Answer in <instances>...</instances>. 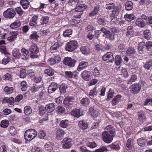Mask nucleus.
<instances>
[{"instance_id":"nucleus-13","label":"nucleus","mask_w":152,"mask_h":152,"mask_svg":"<svg viewBox=\"0 0 152 152\" xmlns=\"http://www.w3.org/2000/svg\"><path fill=\"white\" fill-rule=\"evenodd\" d=\"M44 89V87L42 85H34L32 86L31 88V91L34 93L39 91H41Z\"/></svg>"},{"instance_id":"nucleus-22","label":"nucleus","mask_w":152,"mask_h":152,"mask_svg":"<svg viewBox=\"0 0 152 152\" xmlns=\"http://www.w3.org/2000/svg\"><path fill=\"white\" fill-rule=\"evenodd\" d=\"M146 139L145 137H141L137 140L138 144L141 147L144 146L146 144Z\"/></svg>"},{"instance_id":"nucleus-38","label":"nucleus","mask_w":152,"mask_h":152,"mask_svg":"<svg viewBox=\"0 0 152 152\" xmlns=\"http://www.w3.org/2000/svg\"><path fill=\"white\" fill-rule=\"evenodd\" d=\"M152 67V60L150 59V60L143 65V67L147 70H149L150 68Z\"/></svg>"},{"instance_id":"nucleus-33","label":"nucleus","mask_w":152,"mask_h":152,"mask_svg":"<svg viewBox=\"0 0 152 152\" xmlns=\"http://www.w3.org/2000/svg\"><path fill=\"white\" fill-rule=\"evenodd\" d=\"M39 114L41 116L44 115L46 110L45 107L42 105H39L38 107Z\"/></svg>"},{"instance_id":"nucleus-35","label":"nucleus","mask_w":152,"mask_h":152,"mask_svg":"<svg viewBox=\"0 0 152 152\" xmlns=\"http://www.w3.org/2000/svg\"><path fill=\"white\" fill-rule=\"evenodd\" d=\"M149 105H152V99H146L143 104V105L144 106V107L148 110H149V109L146 106Z\"/></svg>"},{"instance_id":"nucleus-1","label":"nucleus","mask_w":152,"mask_h":152,"mask_svg":"<svg viewBox=\"0 0 152 152\" xmlns=\"http://www.w3.org/2000/svg\"><path fill=\"white\" fill-rule=\"evenodd\" d=\"M105 129L107 131H105L102 133V137L103 141L107 143L111 142L113 140L115 129L112 126L109 125L106 126Z\"/></svg>"},{"instance_id":"nucleus-40","label":"nucleus","mask_w":152,"mask_h":152,"mask_svg":"<svg viewBox=\"0 0 152 152\" xmlns=\"http://www.w3.org/2000/svg\"><path fill=\"white\" fill-rule=\"evenodd\" d=\"M106 36L107 38L111 41H112L115 39V33L113 32H111L110 31Z\"/></svg>"},{"instance_id":"nucleus-5","label":"nucleus","mask_w":152,"mask_h":152,"mask_svg":"<svg viewBox=\"0 0 152 152\" xmlns=\"http://www.w3.org/2000/svg\"><path fill=\"white\" fill-rule=\"evenodd\" d=\"M141 86L140 83H136L132 85L130 91L132 94H137L140 91Z\"/></svg>"},{"instance_id":"nucleus-41","label":"nucleus","mask_w":152,"mask_h":152,"mask_svg":"<svg viewBox=\"0 0 152 152\" xmlns=\"http://www.w3.org/2000/svg\"><path fill=\"white\" fill-rule=\"evenodd\" d=\"M69 124L68 120H64L60 121L59 125L62 128H66L67 127Z\"/></svg>"},{"instance_id":"nucleus-12","label":"nucleus","mask_w":152,"mask_h":152,"mask_svg":"<svg viewBox=\"0 0 152 152\" xmlns=\"http://www.w3.org/2000/svg\"><path fill=\"white\" fill-rule=\"evenodd\" d=\"M94 38L96 39H98L101 41L104 39V34L101 33L99 30H96L94 31Z\"/></svg>"},{"instance_id":"nucleus-19","label":"nucleus","mask_w":152,"mask_h":152,"mask_svg":"<svg viewBox=\"0 0 152 152\" xmlns=\"http://www.w3.org/2000/svg\"><path fill=\"white\" fill-rule=\"evenodd\" d=\"M90 101L88 98H84L80 101V103L83 106L88 107L90 103Z\"/></svg>"},{"instance_id":"nucleus-10","label":"nucleus","mask_w":152,"mask_h":152,"mask_svg":"<svg viewBox=\"0 0 152 152\" xmlns=\"http://www.w3.org/2000/svg\"><path fill=\"white\" fill-rule=\"evenodd\" d=\"M11 11L12 10H6L3 13L4 16L6 18H12L15 15V12L14 11Z\"/></svg>"},{"instance_id":"nucleus-44","label":"nucleus","mask_w":152,"mask_h":152,"mask_svg":"<svg viewBox=\"0 0 152 152\" xmlns=\"http://www.w3.org/2000/svg\"><path fill=\"white\" fill-rule=\"evenodd\" d=\"M4 90L5 92L7 93V94H10L13 92L14 88L12 87H8V86H6L4 87Z\"/></svg>"},{"instance_id":"nucleus-43","label":"nucleus","mask_w":152,"mask_h":152,"mask_svg":"<svg viewBox=\"0 0 152 152\" xmlns=\"http://www.w3.org/2000/svg\"><path fill=\"white\" fill-rule=\"evenodd\" d=\"M145 46L147 50L152 53V42L148 41L145 43Z\"/></svg>"},{"instance_id":"nucleus-21","label":"nucleus","mask_w":152,"mask_h":152,"mask_svg":"<svg viewBox=\"0 0 152 152\" xmlns=\"http://www.w3.org/2000/svg\"><path fill=\"white\" fill-rule=\"evenodd\" d=\"M21 25V22L19 20H16L10 25V27L12 29H15L20 27Z\"/></svg>"},{"instance_id":"nucleus-24","label":"nucleus","mask_w":152,"mask_h":152,"mask_svg":"<svg viewBox=\"0 0 152 152\" xmlns=\"http://www.w3.org/2000/svg\"><path fill=\"white\" fill-rule=\"evenodd\" d=\"M136 51L135 48L133 47L129 48L126 51V54L128 56H132L135 54Z\"/></svg>"},{"instance_id":"nucleus-49","label":"nucleus","mask_w":152,"mask_h":152,"mask_svg":"<svg viewBox=\"0 0 152 152\" xmlns=\"http://www.w3.org/2000/svg\"><path fill=\"white\" fill-rule=\"evenodd\" d=\"M9 124V122L7 120H4L1 121L0 126L1 127L6 128L8 126Z\"/></svg>"},{"instance_id":"nucleus-26","label":"nucleus","mask_w":152,"mask_h":152,"mask_svg":"<svg viewBox=\"0 0 152 152\" xmlns=\"http://www.w3.org/2000/svg\"><path fill=\"white\" fill-rule=\"evenodd\" d=\"M135 24L137 26L141 28L144 27L145 25V22L140 18H139L136 20Z\"/></svg>"},{"instance_id":"nucleus-34","label":"nucleus","mask_w":152,"mask_h":152,"mask_svg":"<svg viewBox=\"0 0 152 152\" xmlns=\"http://www.w3.org/2000/svg\"><path fill=\"white\" fill-rule=\"evenodd\" d=\"M20 2L23 8L24 9H27L29 6L28 0H21Z\"/></svg>"},{"instance_id":"nucleus-28","label":"nucleus","mask_w":152,"mask_h":152,"mask_svg":"<svg viewBox=\"0 0 152 152\" xmlns=\"http://www.w3.org/2000/svg\"><path fill=\"white\" fill-rule=\"evenodd\" d=\"M138 118L140 121L143 122L146 120V118L145 113L142 110H140L138 112Z\"/></svg>"},{"instance_id":"nucleus-61","label":"nucleus","mask_w":152,"mask_h":152,"mask_svg":"<svg viewBox=\"0 0 152 152\" xmlns=\"http://www.w3.org/2000/svg\"><path fill=\"white\" fill-rule=\"evenodd\" d=\"M38 136L39 138L43 139L46 136V134L43 130H41L39 132Z\"/></svg>"},{"instance_id":"nucleus-32","label":"nucleus","mask_w":152,"mask_h":152,"mask_svg":"<svg viewBox=\"0 0 152 152\" xmlns=\"http://www.w3.org/2000/svg\"><path fill=\"white\" fill-rule=\"evenodd\" d=\"M38 18V16L37 15H34L32 17L31 20H30L29 24L31 26H34L36 24H38L39 23H37V21Z\"/></svg>"},{"instance_id":"nucleus-2","label":"nucleus","mask_w":152,"mask_h":152,"mask_svg":"<svg viewBox=\"0 0 152 152\" xmlns=\"http://www.w3.org/2000/svg\"><path fill=\"white\" fill-rule=\"evenodd\" d=\"M77 47V42L75 40H72L66 44L65 49L67 51L72 52L76 49Z\"/></svg>"},{"instance_id":"nucleus-46","label":"nucleus","mask_w":152,"mask_h":152,"mask_svg":"<svg viewBox=\"0 0 152 152\" xmlns=\"http://www.w3.org/2000/svg\"><path fill=\"white\" fill-rule=\"evenodd\" d=\"M122 62L121 57L119 55H116L115 58V64L117 65H120Z\"/></svg>"},{"instance_id":"nucleus-31","label":"nucleus","mask_w":152,"mask_h":152,"mask_svg":"<svg viewBox=\"0 0 152 152\" xmlns=\"http://www.w3.org/2000/svg\"><path fill=\"white\" fill-rule=\"evenodd\" d=\"M114 94V92L110 88L107 92V98L106 99V100L107 101H109L113 98Z\"/></svg>"},{"instance_id":"nucleus-4","label":"nucleus","mask_w":152,"mask_h":152,"mask_svg":"<svg viewBox=\"0 0 152 152\" xmlns=\"http://www.w3.org/2000/svg\"><path fill=\"white\" fill-rule=\"evenodd\" d=\"M77 61V60L69 57H65L64 60V64L68 66L69 67H73L75 66Z\"/></svg>"},{"instance_id":"nucleus-23","label":"nucleus","mask_w":152,"mask_h":152,"mask_svg":"<svg viewBox=\"0 0 152 152\" xmlns=\"http://www.w3.org/2000/svg\"><path fill=\"white\" fill-rule=\"evenodd\" d=\"M81 52L83 54L85 55H88L90 53V49L87 46H83L80 49Z\"/></svg>"},{"instance_id":"nucleus-53","label":"nucleus","mask_w":152,"mask_h":152,"mask_svg":"<svg viewBox=\"0 0 152 152\" xmlns=\"http://www.w3.org/2000/svg\"><path fill=\"white\" fill-rule=\"evenodd\" d=\"M39 36L37 35V32H33V33L31 34L30 36V39H33L34 40L37 39Z\"/></svg>"},{"instance_id":"nucleus-16","label":"nucleus","mask_w":152,"mask_h":152,"mask_svg":"<svg viewBox=\"0 0 152 152\" xmlns=\"http://www.w3.org/2000/svg\"><path fill=\"white\" fill-rule=\"evenodd\" d=\"M122 96L121 95L118 94L114 97L112 101V104L113 106L117 105L118 103L121 100Z\"/></svg>"},{"instance_id":"nucleus-47","label":"nucleus","mask_w":152,"mask_h":152,"mask_svg":"<svg viewBox=\"0 0 152 152\" xmlns=\"http://www.w3.org/2000/svg\"><path fill=\"white\" fill-rule=\"evenodd\" d=\"M60 45L58 43H56L53 45H52L50 48V50L52 53L55 52V51L59 47Z\"/></svg>"},{"instance_id":"nucleus-52","label":"nucleus","mask_w":152,"mask_h":152,"mask_svg":"<svg viewBox=\"0 0 152 152\" xmlns=\"http://www.w3.org/2000/svg\"><path fill=\"white\" fill-rule=\"evenodd\" d=\"M145 46V42H140L138 45V50L139 51H143L144 46Z\"/></svg>"},{"instance_id":"nucleus-50","label":"nucleus","mask_w":152,"mask_h":152,"mask_svg":"<svg viewBox=\"0 0 152 152\" xmlns=\"http://www.w3.org/2000/svg\"><path fill=\"white\" fill-rule=\"evenodd\" d=\"M26 70L24 68H21L20 70V78H23L26 77L27 73H26Z\"/></svg>"},{"instance_id":"nucleus-3","label":"nucleus","mask_w":152,"mask_h":152,"mask_svg":"<svg viewBox=\"0 0 152 152\" xmlns=\"http://www.w3.org/2000/svg\"><path fill=\"white\" fill-rule=\"evenodd\" d=\"M29 51L31 52L30 56L32 58H36L38 57L37 54L39 52L38 47L36 44L31 45L29 48Z\"/></svg>"},{"instance_id":"nucleus-14","label":"nucleus","mask_w":152,"mask_h":152,"mask_svg":"<svg viewBox=\"0 0 152 152\" xmlns=\"http://www.w3.org/2000/svg\"><path fill=\"white\" fill-rule=\"evenodd\" d=\"M46 111L48 113H51L54 111L55 109V106L54 103H50L47 104L45 106Z\"/></svg>"},{"instance_id":"nucleus-45","label":"nucleus","mask_w":152,"mask_h":152,"mask_svg":"<svg viewBox=\"0 0 152 152\" xmlns=\"http://www.w3.org/2000/svg\"><path fill=\"white\" fill-rule=\"evenodd\" d=\"M24 112L26 115H28L32 112V109L29 106H26L24 108Z\"/></svg>"},{"instance_id":"nucleus-11","label":"nucleus","mask_w":152,"mask_h":152,"mask_svg":"<svg viewBox=\"0 0 152 152\" xmlns=\"http://www.w3.org/2000/svg\"><path fill=\"white\" fill-rule=\"evenodd\" d=\"M25 139L27 141H30L34 138V136H33L32 133L30 131L27 130L24 134Z\"/></svg>"},{"instance_id":"nucleus-58","label":"nucleus","mask_w":152,"mask_h":152,"mask_svg":"<svg viewBox=\"0 0 152 152\" xmlns=\"http://www.w3.org/2000/svg\"><path fill=\"white\" fill-rule=\"evenodd\" d=\"M137 79V76L135 75H132L130 79L128 81V84H131L132 83L135 81Z\"/></svg>"},{"instance_id":"nucleus-15","label":"nucleus","mask_w":152,"mask_h":152,"mask_svg":"<svg viewBox=\"0 0 152 152\" xmlns=\"http://www.w3.org/2000/svg\"><path fill=\"white\" fill-rule=\"evenodd\" d=\"M74 100V98L72 97L67 96L64 99V103L67 106H70L72 104Z\"/></svg>"},{"instance_id":"nucleus-30","label":"nucleus","mask_w":152,"mask_h":152,"mask_svg":"<svg viewBox=\"0 0 152 152\" xmlns=\"http://www.w3.org/2000/svg\"><path fill=\"white\" fill-rule=\"evenodd\" d=\"M79 126L80 128L83 129H86L88 127L87 124L83 120L79 121Z\"/></svg>"},{"instance_id":"nucleus-36","label":"nucleus","mask_w":152,"mask_h":152,"mask_svg":"<svg viewBox=\"0 0 152 152\" xmlns=\"http://www.w3.org/2000/svg\"><path fill=\"white\" fill-rule=\"evenodd\" d=\"M72 32L71 29H67L64 31L63 35L65 37H70L72 34Z\"/></svg>"},{"instance_id":"nucleus-56","label":"nucleus","mask_w":152,"mask_h":152,"mask_svg":"<svg viewBox=\"0 0 152 152\" xmlns=\"http://www.w3.org/2000/svg\"><path fill=\"white\" fill-rule=\"evenodd\" d=\"M10 60V58L8 56H5L4 58L3 59L2 61V63L4 65H6Z\"/></svg>"},{"instance_id":"nucleus-7","label":"nucleus","mask_w":152,"mask_h":152,"mask_svg":"<svg viewBox=\"0 0 152 152\" xmlns=\"http://www.w3.org/2000/svg\"><path fill=\"white\" fill-rule=\"evenodd\" d=\"M72 139L70 138H64L62 141V143H64L62 145L63 148H69L72 145Z\"/></svg>"},{"instance_id":"nucleus-20","label":"nucleus","mask_w":152,"mask_h":152,"mask_svg":"<svg viewBox=\"0 0 152 152\" xmlns=\"http://www.w3.org/2000/svg\"><path fill=\"white\" fill-rule=\"evenodd\" d=\"M64 134V131L62 129H58L56 132V137L57 139L61 140Z\"/></svg>"},{"instance_id":"nucleus-48","label":"nucleus","mask_w":152,"mask_h":152,"mask_svg":"<svg viewBox=\"0 0 152 152\" xmlns=\"http://www.w3.org/2000/svg\"><path fill=\"white\" fill-rule=\"evenodd\" d=\"M105 7V8L107 10H113L115 9L116 6L114 3H110L106 4Z\"/></svg>"},{"instance_id":"nucleus-62","label":"nucleus","mask_w":152,"mask_h":152,"mask_svg":"<svg viewBox=\"0 0 152 152\" xmlns=\"http://www.w3.org/2000/svg\"><path fill=\"white\" fill-rule=\"evenodd\" d=\"M9 131L12 135H15L16 133L15 129L14 126H12L9 129Z\"/></svg>"},{"instance_id":"nucleus-63","label":"nucleus","mask_w":152,"mask_h":152,"mask_svg":"<svg viewBox=\"0 0 152 152\" xmlns=\"http://www.w3.org/2000/svg\"><path fill=\"white\" fill-rule=\"evenodd\" d=\"M93 75L95 76H99L100 75V70L97 68L96 67L94 69Z\"/></svg>"},{"instance_id":"nucleus-29","label":"nucleus","mask_w":152,"mask_h":152,"mask_svg":"<svg viewBox=\"0 0 152 152\" xmlns=\"http://www.w3.org/2000/svg\"><path fill=\"white\" fill-rule=\"evenodd\" d=\"M72 115L77 117H79L82 115L80 113V109H75L71 111Z\"/></svg>"},{"instance_id":"nucleus-51","label":"nucleus","mask_w":152,"mask_h":152,"mask_svg":"<svg viewBox=\"0 0 152 152\" xmlns=\"http://www.w3.org/2000/svg\"><path fill=\"white\" fill-rule=\"evenodd\" d=\"M44 73L49 76H52L54 73V71L50 69H45L44 70Z\"/></svg>"},{"instance_id":"nucleus-17","label":"nucleus","mask_w":152,"mask_h":152,"mask_svg":"<svg viewBox=\"0 0 152 152\" xmlns=\"http://www.w3.org/2000/svg\"><path fill=\"white\" fill-rule=\"evenodd\" d=\"M88 63L87 61H83L80 63L79 67L77 68V70L78 71H80L82 69H85L88 66Z\"/></svg>"},{"instance_id":"nucleus-54","label":"nucleus","mask_w":152,"mask_h":152,"mask_svg":"<svg viewBox=\"0 0 152 152\" xmlns=\"http://www.w3.org/2000/svg\"><path fill=\"white\" fill-rule=\"evenodd\" d=\"M133 3L131 1H129L126 4V10H132Z\"/></svg>"},{"instance_id":"nucleus-6","label":"nucleus","mask_w":152,"mask_h":152,"mask_svg":"<svg viewBox=\"0 0 152 152\" xmlns=\"http://www.w3.org/2000/svg\"><path fill=\"white\" fill-rule=\"evenodd\" d=\"M102 59L107 63H112L114 61L113 54L111 52L107 53L102 56Z\"/></svg>"},{"instance_id":"nucleus-57","label":"nucleus","mask_w":152,"mask_h":152,"mask_svg":"<svg viewBox=\"0 0 152 152\" xmlns=\"http://www.w3.org/2000/svg\"><path fill=\"white\" fill-rule=\"evenodd\" d=\"M131 139H128L127 141L126 146L128 148L127 151L130 152L131 151L132 149V147L131 146Z\"/></svg>"},{"instance_id":"nucleus-55","label":"nucleus","mask_w":152,"mask_h":152,"mask_svg":"<svg viewBox=\"0 0 152 152\" xmlns=\"http://www.w3.org/2000/svg\"><path fill=\"white\" fill-rule=\"evenodd\" d=\"M21 85L22 86L21 88L22 91H26L27 88V85L26 82L24 81H22L21 83Z\"/></svg>"},{"instance_id":"nucleus-9","label":"nucleus","mask_w":152,"mask_h":152,"mask_svg":"<svg viewBox=\"0 0 152 152\" xmlns=\"http://www.w3.org/2000/svg\"><path fill=\"white\" fill-rule=\"evenodd\" d=\"M96 106L95 105H94L91 106L89 109V112L90 113L91 117L94 118L97 116L98 114V110L95 108Z\"/></svg>"},{"instance_id":"nucleus-60","label":"nucleus","mask_w":152,"mask_h":152,"mask_svg":"<svg viewBox=\"0 0 152 152\" xmlns=\"http://www.w3.org/2000/svg\"><path fill=\"white\" fill-rule=\"evenodd\" d=\"M94 30V27L91 25H88L85 28V31L87 32H91Z\"/></svg>"},{"instance_id":"nucleus-59","label":"nucleus","mask_w":152,"mask_h":152,"mask_svg":"<svg viewBox=\"0 0 152 152\" xmlns=\"http://www.w3.org/2000/svg\"><path fill=\"white\" fill-rule=\"evenodd\" d=\"M96 88L95 86L92 90H90L89 94L90 96L94 97L96 95L97 93Z\"/></svg>"},{"instance_id":"nucleus-8","label":"nucleus","mask_w":152,"mask_h":152,"mask_svg":"<svg viewBox=\"0 0 152 152\" xmlns=\"http://www.w3.org/2000/svg\"><path fill=\"white\" fill-rule=\"evenodd\" d=\"M58 85L54 82L52 83L48 88V92L52 94L58 90Z\"/></svg>"},{"instance_id":"nucleus-42","label":"nucleus","mask_w":152,"mask_h":152,"mask_svg":"<svg viewBox=\"0 0 152 152\" xmlns=\"http://www.w3.org/2000/svg\"><path fill=\"white\" fill-rule=\"evenodd\" d=\"M143 35L145 38L149 39L151 37V35L150 30H145L143 32Z\"/></svg>"},{"instance_id":"nucleus-64","label":"nucleus","mask_w":152,"mask_h":152,"mask_svg":"<svg viewBox=\"0 0 152 152\" xmlns=\"http://www.w3.org/2000/svg\"><path fill=\"white\" fill-rule=\"evenodd\" d=\"M108 150L105 147L102 146L96 150L95 152H104L107 151Z\"/></svg>"},{"instance_id":"nucleus-25","label":"nucleus","mask_w":152,"mask_h":152,"mask_svg":"<svg viewBox=\"0 0 152 152\" xmlns=\"http://www.w3.org/2000/svg\"><path fill=\"white\" fill-rule=\"evenodd\" d=\"M125 18L126 22H130L131 20H133L136 18V17L133 14H126L124 16Z\"/></svg>"},{"instance_id":"nucleus-18","label":"nucleus","mask_w":152,"mask_h":152,"mask_svg":"<svg viewBox=\"0 0 152 152\" xmlns=\"http://www.w3.org/2000/svg\"><path fill=\"white\" fill-rule=\"evenodd\" d=\"M91 74L90 72L85 70L81 73V76L83 79L87 81L89 80Z\"/></svg>"},{"instance_id":"nucleus-37","label":"nucleus","mask_w":152,"mask_h":152,"mask_svg":"<svg viewBox=\"0 0 152 152\" xmlns=\"http://www.w3.org/2000/svg\"><path fill=\"white\" fill-rule=\"evenodd\" d=\"M21 54L19 50L16 49L14 50L12 52L13 56L16 59H19V57Z\"/></svg>"},{"instance_id":"nucleus-27","label":"nucleus","mask_w":152,"mask_h":152,"mask_svg":"<svg viewBox=\"0 0 152 152\" xmlns=\"http://www.w3.org/2000/svg\"><path fill=\"white\" fill-rule=\"evenodd\" d=\"M67 88V85L66 84H62L59 86L58 90L61 94H64L66 92V89Z\"/></svg>"},{"instance_id":"nucleus-39","label":"nucleus","mask_w":152,"mask_h":152,"mask_svg":"<svg viewBox=\"0 0 152 152\" xmlns=\"http://www.w3.org/2000/svg\"><path fill=\"white\" fill-rule=\"evenodd\" d=\"M49 20V18L47 16H45L42 17L41 19V22L40 23L38 24V25H42L44 24H46L48 23Z\"/></svg>"}]
</instances>
